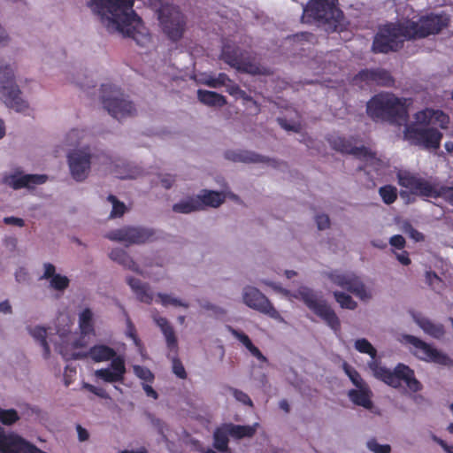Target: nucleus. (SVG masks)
<instances>
[{"mask_svg":"<svg viewBox=\"0 0 453 453\" xmlns=\"http://www.w3.org/2000/svg\"><path fill=\"white\" fill-rule=\"evenodd\" d=\"M418 324L426 334L434 338L440 339L445 334L444 326L441 324L434 323L426 318L418 319Z\"/></svg>","mask_w":453,"mask_h":453,"instance_id":"c9c22d12","label":"nucleus"},{"mask_svg":"<svg viewBox=\"0 0 453 453\" xmlns=\"http://www.w3.org/2000/svg\"><path fill=\"white\" fill-rule=\"evenodd\" d=\"M403 137L411 145L426 150H437L441 146L443 134L437 127L422 126L415 120L405 125Z\"/></svg>","mask_w":453,"mask_h":453,"instance_id":"6e6552de","label":"nucleus"},{"mask_svg":"<svg viewBox=\"0 0 453 453\" xmlns=\"http://www.w3.org/2000/svg\"><path fill=\"white\" fill-rule=\"evenodd\" d=\"M414 119L418 124L426 127H438L441 129H446L449 123V117L441 110H434L432 108H426L418 111L414 114Z\"/></svg>","mask_w":453,"mask_h":453,"instance_id":"b1692460","label":"nucleus"},{"mask_svg":"<svg viewBox=\"0 0 453 453\" xmlns=\"http://www.w3.org/2000/svg\"><path fill=\"white\" fill-rule=\"evenodd\" d=\"M228 424H225L224 426L216 428L214 431L213 447L220 452L228 450V436L230 435V432H228Z\"/></svg>","mask_w":453,"mask_h":453,"instance_id":"72a5a7b5","label":"nucleus"},{"mask_svg":"<svg viewBox=\"0 0 453 453\" xmlns=\"http://www.w3.org/2000/svg\"><path fill=\"white\" fill-rule=\"evenodd\" d=\"M227 81H230V78L225 73H220L217 77L209 76L203 83L210 88H218L225 86Z\"/></svg>","mask_w":453,"mask_h":453,"instance_id":"a18cd8bd","label":"nucleus"},{"mask_svg":"<svg viewBox=\"0 0 453 453\" xmlns=\"http://www.w3.org/2000/svg\"><path fill=\"white\" fill-rule=\"evenodd\" d=\"M4 244L11 251H14L17 248L18 240L14 236H9L4 240Z\"/></svg>","mask_w":453,"mask_h":453,"instance_id":"338daca9","label":"nucleus"},{"mask_svg":"<svg viewBox=\"0 0 453 453\" xmlns=\"http://www.w3.org/2000/svg\"><path fill=\"white\" fill-rule=\"evenodd\" d=\"M367 449L373 453H390L391 446L389 444H380L375 438H371L366 442Z\"/></svg>","mask_w":453,"mask_h":453,"instance_id":"de8ad7c7","label":"nucleus"},{"mask_svg":"<svg viewBox=\"0 0 453 453\" xmlns=\"http://www.w3.org/2000/svg\"><path fill=\"white\" fill-rule=\"evenodd\" d=\"M225 157L234 162L242 163H262L266 161L265 157L249 150H227L225 153Z\"/></svg>","mask_w":453,"mask_h":453,"instance_id":"c756f323","label":"nucleus"},{"mask_svg":"<svg viewBox=\"0 0 453 453\" xmlns=\"http://www.w3.org/2000/svg\"><path fill=\"white\" fill-rule=\"evenodd\" d=\"M48 180L46 174H22L15 173L4 177V182L14 190L21 188L32 189L35 186L45 183Z\"/></svg>","mask_w":453,"mask_h":453,"instance_id":"4be33fe9","label":"nucleus"},{"mask_svg":"<svg viewBox=\"0 0 453 453\" xmlns=\"http://www.w3.org/2000/svg\"><path fill=\"white\" fill-rule=\"evenodd\" d=\"M404 339L407 343L412 346V352L418 358L442 365L449 364L450 359L446 354L419 338L413 335H405Z\"/></svg>","mask_w":453,"mask_h":453,"instance_id":"f3484780","label":"nucleus"},{"mask_svg":"<svg viewBox=\"0 0 453 453\" xmlns=\"http://www.w3.org/2000/svg\"><path fill=\"white\" fill-rule=\"evenodd\" d=\"M389 243L393 247H395L398 250H401V249L404 248L406 242L403 235L395 234L390 238Z\"/></svg>","mask_w":453,"mask_h":453,"instance_id":"13d9d810","label":"nucleus"},{"mask_svg":"<svg viewBox=\"0 0 453 453\" xmlns=\"http://www.w3.org/2000/svg\"><path fill=\"white\" fill-rule=\"evenodd\" d=\"M355 349L371 357L372 360L367 365L376 379L394 388H401L403 382L413 393L422 389V384L416 379L414 371L408 365L399 363L393 370L383 366L381 362L376 359V349L365 338L357 339L355 342Z\"/></svg>","mask_w":453,"mask_h":453,"instance_id":"f03ea898","label":"nucleus"},{"mask_svg":"<svg viewBox=\"0 0 453 453\" xmlns=\"http://www.w3.org/2000/svg\"><path fill=\"white\" fill-rule=\"evenodd\" d=\"M230 393H232L233 396L235 398L236 401L242 403L244 405L247 406H253V402L250 399V397L243 391L229 387L227 386L226 388Z\"/></svg>","mask_w":453,"mask_h":453,"instance_id":"09e8293b","label":"nucleus"},{"mask_svg":"<svg viewBox=\"0 0 453 453\" xmlns=\"http://www.w3.org/2000/svg\"><path fill=\"white\" fill-rule=\"evenodd\" d=\"M379 194L386 204H392L397 199V188L393 185H385L379 188Z\"/></svg>","mask_w":453,"mask_h":453,"instance_id":"a19ab883","label":"nucleus"},{"mask_svg":"<svg viewBox=\"0 0 453 453\" xmlns=\"http://www.w3.org/2000/svg\"><path fill=\"white\" fill-rule=\"evenodd\" d=\"M160 182L165 189H170L175 182V177L166 174L160 179Z\"/></svg>","mask_w":453,"mask_h":453,"instance_id":"e2e57ef3","label":"nucleus"},{"mask_svg":"<svg viewBox=\"0 0 453 453\" xmlns=\"http://www.w3.org/2000/svg\"><path fill=\"white\" fill-rule=\"evenodd\" d=\"M295 297L302 300L304 304L318 317H319L335 334L341 331V322L335 311L327 302L307 287L297 289Z\"/></svg>","mask_w":453,"mask_h":453,"instance_id":"0eeeda50","label":"nucleus"},{"mask_svg":"<svg viewBox=\"0 0 453 453\" xmlns=\"http://www.w3.org/2000/svg\"><path fill=\"white\" fill-rule=\"evenodd\" d=\"M226 91L233 96L235 97H241L247 101H252L254 104H256L255 101H253L252 97L250 96H248L245 91L242 90L239 85H237L235 82H234L231 79L230 81H227L226 83Z\"/></svg>","mask_w":453,"mask_h":453,"instance_id":"c03bdc74","label":"nucleus"},{"mask_svg":"<svg viewBox=\"0 0 453 453\" xmlns=\"http://www.w3.org/2000/svg\"><path fill=\"white\" fill-rule=\"evenodd\" d=\"M85 388L91 393L95 394L96 395L99 396L103 399H110L109 394L106 392V390L103 388H98L91 384H86Z\"/></svg>","mask_w":453,"mask_h":453,"instance_id":"603ef678","label":"nucleus"},{"mask_svg":"<svg viewBox=\"0 0 453 453\" xmlns=\"http://www.w3.org/2000/svg\"><path fill=\"white\" fill-rule=\"evenodd\" d=\"M248 350L251 353L252 356H254L256 358H257L261 362H267V358L263 355V353L259 350L257 347H256L254 344L250 346Z\"/></svg>","mask_w":453,"mask_h":453,"instance_id":"0e129e2a","label":"nucleus"},{"mask_svg":"<svg viewBox=\"0 0 453 453\" xmlns=\"http://www.w3.org/2000/svg\"><path fill=\"white\" fill-rule=\"evenodd\" d=\"M200 202V210L204 209L205 206L217 208L221 205L225 201V195L221 192L212 190H203V195L197 196Z\"/></svg>","mask_w":453,"mask_h":453,"instance_id":"2f4dec72","label":"nucleus"},{"mask_svg":"<svg viewBox=\"0 0 453 453\" xmlns=\"http://www.w3.org/2000/svg\"><path fill=\"white\" fill-rule=\"evenodd\" d=\"M334 296L342 308L355 310L357 306V302H355L349 295L344 292L334 291Z\"/></svg>","mask_w":453,"mask_h":453,"instance_id":"37998d69","label":"nucleus"},{"mask_svg":"<svg viewBox=\"0 0 453 453\" xmlns=\"http://www.w3.org/2000/svg\"><path fill=\"white\" fill-rule=\"evenodd\" d=\"M248 350L251 353L252 356H254L256 358H257L261 362H267V358L263 355V353L259 350L257 347H256L254 344L250 346Z\"/></svg>","mask_w":453,"mask_h":453,"instance_id":"69168bd1","label":"nucleus"},{"mask_svg":"<svg viewBox=\"0 0 453 453\" xmlns=\"http://www.w3.org/2000/svg\"><path fill=\"white\" fill-rule=\"evenodd\" d=\"M197 98L202 104L208 106L222 107L227 103L224 96L214 91L204 89L197 90Z\"/></svg>","mask_w":453,"mask_h":453,"instance_id":"7c9ffc66","label":"nucleus"},{"mask_svg":"<svg viewBox=\"0 0 453 453\" xmlns=\"http://www.w3.org/2000/svg\"><path fill=\"white\" fill-rule=\"evenodd\" d=\"M154 236L152 230L142 227L126 226L108 232L105 237L111 241L124 242L127 244H142Z\"/></svg>","mask_w":453,"mask_h":453,"instance_id":"6ab92c4d","label":"nucleus"},{"mask_svg":"<svg viewBox=\"0 0 453 453\" xmlns=\"http://www.w3.org/2000/svg\"><path fill=\"white\" fill-rule=\"evenodd\" d=\"M157 296V302H159L165 307H167L168 305H173L175 307H183L187 309L189 306L188 303L183 302L180 299L173 297L168 294L158 293Z\"/></svg>","mask_w":453,"mask_h":453,"instance_id":"79ce46f5","label":"nucleus"},{"mask_svg":"<svg viewBox=\"0 0 453 453\" xmlns=\"http://www.w3.org/2000/svg\"><path fill=\"white\" fill-rule=\"evenodd\" d=\"M338 0H310L303 7L302 21L307 24L339 23L342 12Z\"/></svg>","mask_w":453,"mask_h":453,"instance_id":"39448f33","label":"nucleus"},{"mask_svg":"<svg viewBox=\"0 0 453 453\" xmlns=\"http://www.w3.org/2000/svg\"><path fill=\"white\" fill-rule=\"evenodd\" d=\"M4 222L6 224V225H14V226H19V227H22L25 226V221L24 219H20V218H17V217H5L4 219Z\"/></svg>","mask_w":453,"mask_h":453,"instance_id":"680f3d73","label":"nucleus"},{"mask_svg":"<svg viewBox=\"0 0 453 453\" xmlns=\"http://www.w3.org/2000/svg\"><path fill=\"white\" fill-rule=\"evenodd\" d=\"M39 449L14 433L6 434L0 426V453H37Z\"/></svg>","mask_w":453,"mask_h":453,"instance_id":"412c9836","label":"nucleus"},{"mask_svg":"<svg viewBox=\"0 0 453 453\" xmlns=\"http://www.w3.org/2000/svg\"><path fill=\"white\" fill-rule=\"evenodd\" d=\"M134 372L139 379L145 382L152 383L155 379V376L152 373V372L145 366L134 365Z\"/></svg>","mask_w":453,"mask_h":453,"instance_id":"8fccbe9b","label":"nucleus"},{"mask_svg":"<svg viewBox=\"0 0 453 453\" xmlns=\"http://www.w3.org/2000/svg\"><path fill=\"white\" fill-rule=\"evenodd\" d=\"M94 157L88 148L73 150L69 152L68 165L73 178L77 181L84 180L90 170L91 160Z\"/></svg>","mask_w":453,"mask_h":453,"instance_id":"aec40b11","label":"nucleus"},{"mask_svg":"<svg viewBox=\"0 0 453 453\" xmlns=\"http://www.w3.org/2000/svg\"><path fill=\"white\" fill-rule=\"evenodd\" d=\"M154 320L157 326L161 329V332L163 333L165 338L167 348L171 351H174L175 353H177L178 341L172 325L169 323L167 319L164 317L157 316L154 318Z\"/></svg>","mask_w":453,"mask_h":453,"instance_id":"bb28decb","label":"nucleus"},{"mask_svg":"<svg viewBox=\"0 0 453 453\" xmlns=\"http://www.w3.org/2000/svg\"><path fill=\"white\" fill-rule=\"evenodd\" d=\"M200 200L196 197H188L185 200H181L180 202L174 203L173 205V211L176 213L188 214L193 211H201L200 210Z\"/></svg>","mask_w":453,"mask_h":453,"instance_id":"f704fd0d","label":"nucleus"},{"mask_svg":"<svg viewBox=\"0 0 453 453\" xmlns=\"http://www.w3.org/2000/svg\"><path fill=\"white\" fill-rule=\"evenodd\" d=\"M44 272L40 277V280H50V288L63 292L69 287V279L58 273H56V267L50 263H45L43 265Z\"/></svg>","mask_w":453,"mask_h":453,"instance_id":"393cba45","label":"nucleus"},{"mask_svg":"<svg viewBox=\"0 0 453 453\" xmlns=\"http://www.w3.org/2000/svg\"><path fill=\"white\" fill-rule=\"evenodd\" d=\"M79 327L81 334L89 335L94 334L93 313L89 308H85L79 317Z\"/></svg>","mask_w":453,"mask_h":453,"instance_id":"e433bc0d","label":"nucleus"},{"mask_svg":"<svg viewBox=\"0 0 453 453\" xmlns=\"http://www.w3.org/2000/svg\"><path fill=\"white\" fill-rule=\"evenodd\" d=\"M117 353L114 349L104 345V344H96L92 346L88 352L83 355L77 354L75 357H89L96 363L111 361L117 357Z\"/></svg>","mask_w":453,"mask_h":453,"instance_id":"a878e982","label":"nucleus"},{"mask_svg":"<svg viewBox=\"0 0 453 453\" xmlns=\"http://www.w3.org/2000/svg\"><path fill=\"white\" fill-rule=\"evenodd\" d=\"M126 211V205L124 203L118 201L117 203H114L112 205V210L111 212V218H117L121 217Z\"/></svg>","mask_w":453,"mask_h":453,"instance_id":"4d7b16f0","label":"nucleus"},{"mask_svg":"<svg viewBox=\"0 0 453 453\" xmlns=\"http://www.w3.org/2000/svg\"><path fill=\"white\" fill-rule=\"evenodd\" d=\"M232 334L237 338L245 347L246 349H248L250 346H252V342L251 340L250 339V337L242 333V332H239L237 330H234V329H232Z\"/></svg>","mask_w":453,"mask_h":453,"instance_id":"5fc2aeb1","label":"nucleus"},{"mask_svg":"<svg viewBox=\"0 0 453 453\" xmlns=\"http://www.w3.org/2000/svg\"><path fill=\"white\" fill-rule=\"evenodd\" d=\"M174 353V356L171 358L172 359V368L173 372L180 379H186L187 378V372L184 368V365H182V362L180 358L177 357V353L173 351Z\"/></svg>","mask_w":453,"mask_h":453,"instance_id":"3c124183","label":"nucleus"},{"mask_svg":"<svg viewBox=\"0 0 453 453\" xmlns=\"http://www.w3.org/2000/svg\"><path fill=\"white\" fill-rule=\"evenodd\" d=\"M27 330L29 334L39 342L40 345L43 349V357L44 358H49L50 355V349L47 342L46 336L47 331L45 327L42 326H35L32 328L31 326H27Z\"/></svg>","mask_w":453,"mask_h":453,"instance_id":"4c0bfd02","label":"nucleus"},{"mask_svg":"<svg viewBox=\"0 0 453 453\" xmlns=\"http://www.w3.org/2000/svg\"><path fill=\"white\" fill-rule=\"evenodd\" d=\"M109 256L111 260L119 263V265H122L124 267L133 272H139L138 265L123 249H113Z\"/></svg>","mask_w":453,"mask_h":453,"instance_id":"473e14b6","label":"nucleus"},{"mask_svg":"<svg viewBox=\"0 0 453 453\" xmlns=\"http://www.w3.org/2000/svg\"><path fill=\"white\" fill-rule=\"evenodd\" d=\"M127 282L139 301L147 304L152 303L153 294L150 292L147 283H143L139 279L134 277L127 278Z\"/></svg>","mask_w":453,"mask_h":453,"instance_id":"c85d7f7f","label":"nucleus"},{"mask_svg":"<svg viewBox=\"0 0 453 453\" xmlns=\"http://www.w3.org/2000/svg\"><path fill=\"white\" fill-rule=\"evenodd\" d=\"M448 18L443 15L429 14L422 16L418 21H407L405 27L407 35L411 38H424L435 35L448 26Z\"/></svg>","mask_w":453,"mask_h":453,"instance_id":"ddd939ff","label":"nucleus"},{"mask_svg":"<svg viewBox=\"0 0 453 453\" xmlns=\"http://www.w3.org/2000/svg\"><path fill=\"white\" fill-rule=\"evenodd\" d=\"M327 277L334 284L354 294L361 300L371 298V294L367 291L364 283L353 273L332 271L327 273Z\"/></svg>","mask_w":453,"mask_h":453,"instance_id":"dca6fc26","label":"nucleus"},{"mask_svg":"<svg viewBox=\"0 0 453 453\" xmlns=\"http://www.w3.org/2000/svg\"><path fill=\"white\" fill-rule=\"evenodd\" d=\"M372 393L368 385L350 389L348 392V396L354 404L368 410L372 407Z\"/></svg>","mask_w":453,"mask_h":453,"instance_id":"cd10ccee","label":"nucleus"},{"mask_svg":"<svg viewBox=\"0 0 453 453\" xmlns=\"http://www.w3.org/2000/svg\"><path fill=\"white\" fill-rule=\"evenodd\" d=\"M76 430H77L78 438H79L80 441H85L88 440L89 434L86 428L82 427L81 425H77Z\"/></svg>","mask_w":453,"mask_h":453,"instance_id":"774afa93","label":"nucleus"},{"mask_svg":"<svg viewBox=\"0 0 453 453\" xmlns=\"http://www.w3.org/2000/svg\"><path fill=\"white\" fill-rule=\"evenodd\" d=\"M126 372L125 359L119 356L111 360L109 368L96 370L95 376L107 383L123 382Z\"/></svg>","mask_w":453,"mask_h":453,"instance_id":"5701e85b","label":"nucleus"},{"mask_svg":"<svg viewBox=\"0 0 453 453\" xmlns=\"http://www.w3.org/2000/svg\"><path fill=\"white\" fill-rule=\"evenodd\" d=\"M398 183L411 194L426 198H439L441 186L432 182L418 174L403 173L398 174Z\"/></svg>","mask_w":453,"mask_h":453,"instance_id":"f8f14e48","label":"nucleus"},{"mask_svg":"<svg viewBox=\"0 0 453 453\" xmlns=\"http://www.w3.org/2000/svg\"><path fill=\"white\" fill-rule=\"evenodd\" d=\"M406 31L405 24L388 23L380 27L372 41V52L387 54L397 51L405 39H411Z\"/></svg>","mask_w":453,"mask_h":453,"instance_id":"423d86ee","label":"nucleus"},{"mask_svg":"<svg viewBox=\"0 0 453 453\" xmlns=\"http://www.w3.org/2000/svg\"><path fill=\"white\" fill-rule=\"evenodd\" d=\"M102 104L104 108L115 119L120 120L135 114V107L131 101L125 98L116 88L111 85H102Z\"/></svg>","mask_w":453,"mask_h":453,"instance_id":"9d476101","label":"nucleus"},{"mask_svg":"<svg viewBox=\"0 0 453 453\" xmlns=\"http://www.w3.org/2000/svg\"><path fill=\"white\" fill-rule=\"evenodd\" d=\"M243 302L250 308L259 311L279 322H285L270 300L257 288L248 287L243 291Z\"/></svg>","mask_w":453,"mask_h":453,"instance_id":"2eb2a0df","label":"nucleus"},{"mask_svg":"<svg viewBox=\"0 0 453 453\" xmlns=\"http://www.w3.org/2000/svg\"><path fill=\"white\" fill-rule=\"evenodd\" d=\"M134 0H90L93 12L100 16L109 30L132 38L144 47L151 40L142 19L134 11Z\"/></svg>","mask_w":453,"mask_h":453,"instance_id":"f257e3e1","label":"nucleus"},{"mask_svg":"<svg viewBox=\"0 0 453 453\" xmlns=\"http://www.w3.org/2000/svg\"><path fill=\"white\" fill-rule=\"evenodd\" d=\"M327 141L336 151L342 154L352 155L358 159L365 160L366 162H373L378 160L376 153L371 149L365 146H356L357 139L354 136L346 138L339 135H330Z\"/></svg>","mask_w":453,"mask_h":453,"instance_id":"4468645a","label":"nucleus"},{"mask_svg":"<svg viewBox=\"0 0 453 453\" xmlns=\"http://www.w3.org/2000/svg\"><path fill=\"white\" fill-rule=\"evenodd\" d=\"M220 58L241 73H260V67L253 63L250 54L235 44L225 42L221 49Z\"/></svg>","mask_w":453,"mask_h":453,"instance_id":"9b49d317","label":"nucleus"},{"mask_svg":"<svg viewBox=\"0 0 453 453\" xmlns=\"http://www.w3.org/2000/svg\"><path fill=\"white\" fill-rule=\"evenodd\" d=\"M353 83L359 87L364 85H376L391 88L395 85V79L389 71L383 68H365L359 71L353 77Z\"/></svg>","mask_w":453,"mask_h":453,"instance_id":"a211bd4d","label":"nucleus"},{"mask_svg":"<svg viewBox=\"0 0 453 453\" xmlns=\"http://www.w3.org/2000/svg\"><path fill=\"white\" fill-rule=\"evenodd\" d=\"M440 197H442L449 204L453 205V187L441 186Z\"/></svg>","mask_w":453,"mask_h":453,"instance_id":"864d4df0","label":"nucleus"},{"mask_svg":"<svg viewBox=\"0 0 453 453\" xmlns=\"http://www.w3.org/2000/svg\"><path fill=\"white\" fill-rule=\"evenodd\" d=\"M0 94L4 103L17 111H23L28 108V104L20 96L21 91L14 83V72L4 60L0 59Z\"/></svg>","mask_w":453,"mask_h":453,"instance_id":"1a4fd4ad","label":"nucleus"},{"mask_svg":"<svg viewBox=\"0 0 453 453\" xmlns=\"http://www.w3.org/2000/svg\"><path fill=\"white\" fill-rule=\"evenodd\" d=\"M19 419V413L14 409L4 410L0 407V421L5 426H11Z\"/></svg>","mask_w":453,"mask_h":453,"instance_id":"49530a36","label":"nucleus"},{"mask_svg":"<svg viewBox=\"0 0 453 453\" xmlns=\"http://www.w3.org/2000/svg\"><path fill=\"white\" fill-rule=\"evenodd\" d=\"M157 14L161 30L167 39L173 42H180L188 27L187 16L178 6L171 4H162Z\"/></svg>","mask_w":453,"mask_h":453,"instance_id":"20e7f679","label":"nucleus"},{"mask_svg":"<svg viewBox=\"0 0 453 453\" xmlns=\"http://www.w3.org/2000/svg\"><path fill=\"white\" fill-rule=\"evenodd\" d=\"M256 426L257 424L254 426H242L230 423L228 424V432H230V436L236 439L250 438L256 434Z\"/></svg>","mask_w":453,"mask_h":453,"instance_id":"58836bf2","label":"nucleus"},{"mask_svg":"<svg viewBox=\"0 0 453 453\" xmlns=\"http://www.w3.org/2000/svg\"><path fill=\"white\" fill-rule=\"evenodd\" d=\"M366 113L375 122L397 124L408 119L405 99L389 92H380L372 96L366 104Z\"/></svg>","mask_w":453,"mask_h":453,"instance_id":"7ed1b4c3","label":"nucleus"},{"mask_svg":"<svg viewBox=\"0 0 453 453\" xmlns=\"http://www.w3.org/2000/svg\"><path fill=\"white\" fill-rule=\"evenodd\" d=\"M431 438L435 443L440 445L446 453H453L452 445H449L444 440L441 439L440 437L434 434L431 435Z\"/></svg>","mask_w":453,"mask_h":453,"instance_id":"bf43d9fd","label":"nucleus"},{"mask_svg":"<svg viewBox=\"0 0 453 453\" xmlns=\"http://www.w3.org/2000/svg\"><path fill=\"white\" fill-rule=\"evenodd\" d=\"M342 369L356 388L368 385L361 377L360 373L347 362L342 364Z\"/></svg>","mask_w":453,"mask_h":453,"instance_id":"ea45409f","label":"nucleus"},{"mask_svg":"<svg viewBox=\"0 0 453 453\" xmlns=\"http://www.w3.org/2000/svg\"><path fill=\"white\" fill-rule=\"evenodd\" d=\"M127 335L134 340L135 344H138L140 340L137 337L136 330L133 323L129 319H127Z\"/></svg>","mask_w":453,"mask_h":453,"instance_id":"052dcab7","label":"nucleus"},{"mask_svg":"<svg viewBox=\"0 0 453 453\" xmlns=\"http://www.w3.org/2000/svg\"><path fill=\"white\" fill-rule=\"evenodd\" d=\"M316 223L319 230H324L330 226V219L326 214H319L316 216Z\"/></svg>","mask_w":453,"mask_h":453,"instance_id":"6e6d98bb","label":"nucleus"}]
</instances>
